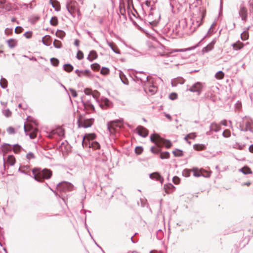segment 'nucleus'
<instances>
[{
  "label": "nucleus",
  "mask_w": 253,
  "mask_h": 253,
  "mask_svg": "<svg viewBox=\"0 0 253 253\" xmlns=\"http://www.w3.org/2000/svg\"><path fill=\"white\" fill-rule=\"evenodd\" d=\"M174 188L173 185L170 183L164 185V189L167 193L171 192Z\"/></svg>",
  "instance_id": "25"
},
{
  "label": "nucleus",
  "mask_w": 253,
  "mask_h": 253,
  "mask_svg": "<svg viewBox=\"0 0 253 253\" xmlns=\"http://www.w3.org/2000/svg\"><path fill=\"white\" fill-rule=\"evenodd\" d=\"M204 16L202 15V17H199L197 18L195 20L192 19V25L191 26L190 29L192 31V32H194L196 28L199 27L202 23V21L203 19L204 18Z\"/></svg>",
  "instance_id": "8"
},
{
  "label": "nucleus",
  "mask_w": 253,
  "mask_h": 253,
  "mask_svg": "<svg viewBox=\"0 0 253 253\" xmlns=\"http://www.w3.org/2000/svg\"><path fill=\"white\" fill-rule=\"evenodd\" d=\"M202 88L203 85L202 83L200 82H197L187 90L192 92H196L197 94L199 95L201 94Z\"/></svg>",
  "instance_id": "6"
},
{
  "label": "nucleus",
  "mask_w": 253,
  "mask_h": 253,
  "mask_svg": "<svg viewBox=\"0 0 253 253\" xmlns=\"http://www.w3.org/2000/svg\"><path fill=\"white\" fill-rule=\"evenodd\" d=\"M12 149V146L8 144H5L3 146L2 151L5 153L8 152Z\"/></svg>",
  "instance_id": "29"
},
{
  "label": "nucleus",
  "mask_w": 253,
  "mask_h": 253,
  "mask_svg": "<svg viewBox=\"0 0 253 253\" xmlns=\"http://www.w3.org/2000/svg\"><path fill=\"white\" fill-rule=\"evenodd\" d=\"M7 80L4 78L1 77L0 81V85L2 88H5L7 86Z\"/></svg>",
  "instance_id": "27"
},
{
  "label": "nucleus",
  "mask_w": 253,
  "mask_h": 253,
  "mask_svg": "<svg viewBox=\"0 0 253 253\" xmlns=\"http://www.w3.org/2000/svg\"><path fill=\"white\" fill-rule=\"evenodd\" d=\"M244 146V145H240L239 143H236L234 145V147L235 148H237V149H238L239 150H242V149H243Z\"/></svg>",
  "instance_id": "64"
},
{
  "label": "nucleus",
  "mask_w": 253,
  "mask_h": 253,
  "mask_svg": "<svg viewBox=\"0 0 253 253\" xmlns=\"http://www.w3.org/2000/svg\"><path fill=\"white\" fill-rule=\"evenodd\" d=\"M172 153L175 157H181L183 155V151L177 149L174 151H173Z\"/></svg>",
  "instance_id": "30"
},
{
  "label": "nucleus",
  "mask_w": 253,
  "mask_h": 253,
  "mask_svg": "<svg viewBox=\"0 0 253 253\" xmlns=\"http://www.w3.org/2000/svg\"><path fill=\"white\" fill-rule=\"evenodd\" d=\"M50 24L52 26H56L58 24L57 18L55 16L52 17L50 20Z\"/></svg>",
  "instance_id": "39"
},
{
  "label": "nucleus",
  "mask_w": 253,
  "mask_h": 253,
  "mask_svg": "<svg viewBox=\"0 0 253 253\" xmlns=\"http://www.w3.org/2000/svg\"><path fill=\"white\" fill-rule=\"evenodd\" d=\"M119 76L122 82L124 84H125L127 85L128 84V81L125 76V75L124 74V73L120 70L119 71Z\"/></svg>",
  "instance_id": "21"
},
{
  "label": "nucleus",
  "mask_w": 253,
  "mask_h": 253,
  "mask_svg": "<svg viewBox=\"0 0 253 253\" xmlns=\"http://www.w3.org/2000/svg\"><path fill=\"white\" fill-rule=\"evenodd\" d=\"M124 120L120 119L115 121H111L107 124V128L111 133H115L117 130L116 128H121L122 126L120 125L121 123H123Z\"/></svg>",
  "instance_id": "2"
},
{
  "label": "nucleus",
  "mask_w": 253,
  "mask_h": 253,
  "mask_svg": "<svg viewBox=\"0 0 253 253\" xmlns=\"http://www.w3.org/2000/svg\"><path fill=\"white\" fill-rule=\"evenodd\" d=\"M136 81H140L142 85L146 83L148 80V76L142 72L137 73L135 75Z\"/></svg>",
  "instance_id": "7"
},
{
  "label": "nucleus",
  "mask_w": 253,
  "mask_h": 253,
  "mask_svg": "<svg viewBox=\"0 0 253 253\" xmlns=\"http://www.w3.org/2000/svg\"><path fill=\"white\" fill-rule=\"evenodd\" d=\"M144 89L146 92H150L151 94H155L157 91V87L147 82L144 84Z\"/></svg>",
  "instance_id": "9"
},
{
  "label": "nucleus",
  "mask_w": 253,
  "mask_h": 253,
  "mask_svg": "<svg viewBox=\"0 0 253 253\" xmlns=\"http://www.w3.org/2000/svg\"><path fill=\"white\" fill-rule=\"evenodd\" d=\"M135 151L137 154H140L143 151V148L141 146H137L135 148Z\"/></svg>",
  "instance_id": "56"
},
{
  "label": "nucleus",
  "mask_w": 253,
  "mask_h": 253,
  "mask_svg": "<svg viewBox=\"0 0 253 253\" xmlns=\"http://www.w3.org/2000/svg\"><path fill=\"white\" fill-rule=\"evenodd\" d=\"M193 175L195 177H200L201 176H204L202 173V170H199L197 169H193Z\"/></svg>",
  "instance_id": "34"
},
{
  "label": "nucleus",
  "mask_w": 253,
  "mask_h": 253,
  "mask_svg": "<svg viewBox=\"0 0 253 253\" xmlns=\"http://www.w3.org/2000/svg\"><path fill=\"white\" fill-rule=\"evenodd\" d=\"M224 76V74L223 73V72L220 71L217 72L215 74V77L217 79H222L223 78Z\"/></svg>",
  "instance_id": "38"
},
{
  "label": "nucleus",
  "mask_w": 253,
  "mask_h": 253,
  "mask_svg": "<svg viewBox=\"0 0 253 253\" xmlns=\"http://www.w3.org/2000/svg\"><path fill=\"white\" fill-rule=\"evenodd\" d=\"M77 58L79 60H81L84 58V54L82 51L79 50L77 54Z\"/></svg>",
  "instance_id": "54"
},
{
  "label": "nucleus",
  "mask_w": 253,
  "mask_h": 253,
  "mask_svg": "<svg viewBox=\"0 0 253 253\" xmlns=\"http://www.w3.org/2000/svg\"><path fill=\"white\" fill-rule=\"evenodd\" d=\"M221 129V126L219 124H218L215 122L211 123L210 126V131H213L214 132H218Z\"/></svg>",
  "instance_id": "18"
},
{
  "label": "nucleus",
  "mask_w": 253,
  "mask_h": 253,
  "mask_svg": "<svg viewBox=\"0 0 253 253\" xmlns=\"http://www.w3.org/2000/svg\"><path fill=\"white\" fill-rule=\"evenodd\" d=\"M50 62L53 66L56 67L58 65L59 61L57 58L53 57L50 59Z\"/></svg>",
  "instance_id": "37"
},
{
  "label": "nucleus",
  "mask_w": 253,
  "mask_h": 253,
  "mask_svg": "<svg viewBox=\"0 0 253 253\" xmlns=\"http://www.w3.org/2000/svg\"><path fill=\"white\" fill-rule=\"evenodd\" d=\"M193 148L196 151L204 150L206 149V145L203 144H196L193 145Z\"/></svg>",
  "instance_id": "22"
},
{
  "label": "nucleus",
  "mask_w": 253,
  "mask_h": 253,
  "mask_svg": "<svg viewBox=\"0 0 253 253\" xmlns=\"http://www.w3.org/2000/svg\"><path fill=\"white\" fill-rule=\"evenodd\" d=\"M12 149L15 153H17L21 151L22 147L18 144H16L12 146Z\"/></svg>",
  "instance_id": "33"
},
{
  "label": "nucleus",
  "mask_w": 253,
  "mask_h": 253,
  "mask_svg": "<svg viewBox=\"0 0 253 253\" xmlns=\"http://www.w3.org/2000/svg\"><path fill=\"white\" fill-rule=\"evenodd\" d=\"M232 46L234 50H238L243 48L244 44L242 42L238 41L232 44Z\"/></svg>",
  "instance_id": "23"
},
{
  "label": "nucleus",
  "mask_w": 253,
  "mask_h": 253,
  "mask_svg": "<svg viewBox=\"0 0 253 253\" xmlns=\"http://www.w3.org/2000/svg\"><path fill=\"white\" fill-rule=\"evenodd\" d=\"M32 173L34 175V178L37 181L42 182L44 179H49L52 172L50 169L41 168H34L32 169Z\"/></svg>",
  "instance_id": "1"
},
{
  "label": "nucleus",
  "mask_w": 253,
  "mask_h": 253,
  "mask_svg": "<svg viewBox=\"0 0 253 253\" xmlns=\"http://www.w3.org/2000/svg\"><path fill=\"white\" fill-rule=\"evenodd\" d=\"M136 133L143 137H146L148 134V130L142 126H138L136 129Z\"/></svg>",
  "instance_id": "11"
},
{
  "label": "nucleus",
  "mask_w": 253,
  "mask_h": 253,
  "mask_svg": "<svg viewBox=\"0 0 253 253\" xmlns=\"http://www.w3.org/2000/svg\"><path fill=\"white\" fill-rule=\"evenodd\" d=\"M151 151L154 154H158L160 150L159 148H157L153 146L151 148Z\"/></svg>",
  "instance_id": "59"
},
{
  "label": "nucleus",
  "mask_w": 253,
  "mask_h": 253,
  "mask_svg": "<svg viewBox=\"0 0 253 253\" xmlns=\"http://www.w3.org/2000/svg\"><path fill=\"white\" fill-rule=\"evenodd\" d=\"M91 68L93 70L97 71L100 69V66L97 63H94L91 65Z\"/></svg>",
  "instance_id": "48"
},
{
  "label": "nucleus",
  "mask_w": 253,
  "mask_h": 253,
  "mask_svg": "<svg viewBox=\"0 0 253 253\" xmlns=\"http://www.w3.org/2000/svg\"><path fill=\"white\" fill-rule=\"evenodd\" d=\"M7 43H8V46L10 47V48H13L16 45V42L13 39H10V40H8L7 41Z\"/></svg>",
  "instance_id": "36"
},
{
  "label": "nucleus",
  "mask_w": 253,
  "mask_h": 253,
  "mask_svg": "<svg viewBox=\"0 0 253 253\" xmlns=\"http://www.w3.org/2000/svg\"><path fill=\"white\" fill-rule=\"evenodd\" d=\"M163 231L161 229L158 230L156 233V238L159 240H162L163 237Z\"/></svg>",
  "instance_id": "45"
},
{
  "label": "nucleus",
  "mask_w": 253,
  "mask_h": 253,
  "mask_svg": "<svg viewBox=\"0 0 253 253\" xmlns=\"http://www.w3.org/2000/svg\"><path fill=\"white\" fill-rule=\"evenodd\" d=\"M57 134V132H56V129H53L49 132V134H48V137L51 138L53 137V136L54 134Z\"/></svg>",
  "instance_id": "62"
},
{
  "label": "nucleus",
  "mask_w": 253,
  "mask_h": 253,
  "mask_svg": "<svg viewBox=\"0 0 253 253\" xmlns=\"http://www.w3.org/2000/svg\"><path fill=\"white\" fill-rule=\"evenodd\" d=\"M231 132L228 129L225 130L222 133V136L224 137L228 138L230 136Z\"/></svg>",
  "instance_id": "50"
},
{
  "label": "nucleus",
  "mask_w": 253,
  "mask_h": 253,
  "mask_svg": "<svg viewBox=\"0 0 253 253\" xmlns=\"http://www.w3.org/2000/svg\"><path fill=\"white\" fill-rule=\"evenodd\" d=\"M184 79L182 78H177L171 80V84L172 86H176L178 84H182L184 83Z\"/></svg>",
  "instance_id": "17"
},
{
  "label": "nucleus",
  "mask_w": 253,
  "mask_h": 253,
  "mask_svg": "<svg viewBox=\"0 0 253 253\" xmlns=\"http://www.w3.org/2000/svg\"><path fill=\"white\" fill-rule=\"evenodd\" d=\"M82 102L83 104L84 108L87 111H94L95 110L94 106L90 100L84 101L82 99Z\"/></svg>",
  "instance_id": "14"
},
{
  "label": "nucleus",
  "mask_w": 253,
  "mask_h": 253,
  "mask_svg": "<svg viewBox=\"0 0 253 253\" xmlns=\"http://www.w3.org/2000/svg\"><path fill=\"white\" fill-rule=\"evenodd\" d=\"M70 91L71 93V95L73 97H76L77 96V93L76 92V91L73 89V88H70Z\"/></svg>",
  "instance_id": "63"
},
{
  "label": "nucleus",
  "mask_w": 253,
  "mask_h": 253,
  "mask_svg": "<svg viewBox=\"0 0 253 253\" xmlns=\"http://www.w3.org/2000/svg\"><path fill=\"white\" fill-rule=\"evenodd\" d=\"M240 171L243 172L244 174H251L252 173V171L251 169L248 167H244L241 169H239Z\"/></svg>",
  "instance_id": "24"
},
{
  "label": "nucleus",
  "mask_w": 253,
  "mask_h": 253,
  "mask_svg": "<svg viewBox=\"0 0 253 253\" xmlns=\"http://www.w3.org/2000/svg\"><path fill=\"white\" fill-rule=\"evenodd\" d=\"M100 107L103 109H106L112 106V103L110 100L106 98H102L99 103Z\"/></svg>",
  "instance_id": "13"
},
{
  "label": "nucleus",
  "mask_w": 253,
  "mask_h": 253,
  "mask_svg": "<svg viewBox=\"0 0 253 253\" xmlns=\"http://www.w3.org/2000/svg\"><path fill=\"white\" fill-rule=\"evenodd\" d=\"M94 122V119H85L80 117L78 120V124L79 127L87 128L92 126Z\"/></svg>",
  "instance_id": "3"
},
{
  "label": "nucleus",
  "mask_w": 253,
  "mask_h": 253,
  "mask_svg": "<svg viewBox=\"0 0 253 253\" xmlns=\"http://www.w3.org/2000/svg\"><path fill=\"white\" fill-rule=\"evenodd\" d=\"M6 131L7 133L9 134H12L15 133L14 128L11 126L8 127L7 128Z\"/></svg>",
  "instance_id": "55"
},
{
  "label": "nucleus",
  "mask_w": 253,
  "mask_h": 253,
  "mask_svg": "<svg viewBox=\"0 0 253 253\" xmlns=\"http://www.w3.org/2000/svg\"><path fill=\"white\" fill-rule=\"evenodd\" d=\"M101 74L104 75H106L109 73V70L106 67H102L100 71Z\"/></svg>",
  "instance_id": "51"
},
{
  "label": "nucleus",
  "mask_w": 253,
  "mask_h": 253,
  "mask_svg": "<svg viewBox=\"0 0 253 253\" xmlns=\"http://www.w3.org/2000/svg\"><path fill=\"white\" fill-rule=\"evenodd\" d=\"M160 157L162 159H168L169 157V153L168 152L161 153Z\"/></svg>",
  "instance_id": "43"
},
{
  "label": "nucleus",
  "mask_w": 253,
  "mask_h": 253,
  "mask_svg": "<svg viewBox=\"0 0 253 253\" xmlns=\"http://www.w3.org/2000/svg\"><path fill=\"white\" fill-rule=\"evenodd\" d=\"M241 130L243 131H250L253 133V121L251 120L246 122L245 124V127H242L241 128Z\"/></svg>",
  "instance_id": "15"
},
{
  "label": "nucleus",
  "mask_w": 253,
  "mask_h": 253,
  "mask_svg": "<svg viewBox=\"0 0 253 253\" xmlns=\"http://www.w3.org/2000/svg\"><path fill=\"white\" fill-rule=\"evenodd\" d=\"M100 145L98 142L92 140L90 145V148H92L94 149H98L100 148Z\"/></svg>",
  "instance_id": "31"
},
{
  "label": "nucleus",
  "mask_w": 253,
  "mask_h": 253,
  "mask_svg": "<svg viewBox=\"0 0 253 253\" xmlns=\"http://www.w3.org/2000/svg\"><path fill=\"white\" fill-rule=\"evenodd\" d=\"M7 163L10 166H13L15 163V159L12 155H9L7 157Z\"/></svg>",
  "instance_id": "26"
},
{
  "label": "nucleus",
  "mask_w": 253,
  "mask_h": 253,
  "mask_svg": "<svg viewBox=\"0 0 253 253\" xmlns=\"http://www.w3.org/2000/svg\"><path fill=\"white\" fill-rule=\"evenodd\" d=\"M56 132H57V134L59 136H63L64 134V130L61 127L56 128Z\"/></svg>",
  "instance_id": "40"
},
{
  "label": "nucleus",
  "mask_w": 253,
  "mask_h": 253,
  "mask_svg": "<svg viewBox=\"0 0 253 253\" xmlns=\"http://www.w3.org/2000/svg\"><path fill=\"white\" fill-rule=\"evenodd\" d=\"M3 114L6 117H9L11 115V112L9 109H6L3 111Z\"/></svg>",
  "instance_id": "61"
},
{
  "label": "nucleus",
  "mask_w": 253,
  "mask_h": 253,
  "mask_svg": "<svg viewBox=\"0 0 253 253\" xmlns=\"http://www.w3.org/2000/svg\"><path fill=\"white\" fill-rule=\"evenodd\" d=\"M96 137L94 133L86 134L83 138L82 145L84 147L90 148V145L92 140Z\"/></svg>",
  "instance_id": "4"
},
{
  "label": "nucleus",
  "mask_w": 253,
  "mask_h": 253,
  "mask_svg": "<svg viewBox=\"0 0 253 253\" xmlns=\"http://www.w3.org/2000/svg\"><path fill=\"white\" fill-rule=\"evenodd\" d=\"M64 70L68 72H70L73 71V67L70 64H66L63 67Z\"/></svg>",
  "instance_id": "28"
},
{
  "label": "nucleus",
  "mask_w": 253,
  "mask_h": 253,
  "mask_svg": "<svg viewBox=\"0 0 253 253\" xmlns=\"http://www.w3.org/2000/svg\"><path fill=\"white\" fill-rule=\"evenodd\" d=\"M150 178L152 179L156 180L157 181H159L161 184L163 183L164 181V178L163 177L161 176V175L158 172H153L150 174Z\"/></svg>",
  "instance_id": "16"
},
{
  "label": "nucleus",
  "mask_w": 253,
  "mask_h": 253,
  "mask_svg": "<svg viewBox=\"0 0 253 253\" xmlns=\"http://www.w3.org/2000/svg\"><path fill=\"white\" fill-rule=\"evenodd\" d=\"M84 93L86 95H89L92 94V97L94 98H96V95L94 94H92L91 90L90 89H89V88H85V89H84Z\"/></svg>",
  "instance_id": "47"
},
{
  "label": "nucleus",
  "mask_w": 253,
  "mask_h": 253,
  "mask_svg": "<svg viewBox=\"0 0 253 253\" xmlns=\"http://www.w3.org/2000/svg\"><path fill=\"white\" fill-rule=\"evenodd\" d=\"M76 2L72 0L68 1L66 3V8L70 14L73 15L75 10Z\"/></svg>",
  "instance_id": "12"
},
{
  "label": "nucleus",
  "mask_w": 253,
  "mask_h": 253,
  "mask_svg": "<svg viewBox=\"0 0 253 253\" xmlns=\"http://www.w3.org/2000/svg\"><path fill=\"white\" fill-rule=\"evenodd\" d=\"M26 158L29 160L33 159L35 158V155L33 153L29 152L26 155Z\"/></svg>",
  "instance_id": "57"
},
{
  "label": "nucleus",
  "mask_w": 253,
  "mask_h": 253,
  "mask_svg": "<svg viewBox=\"0 0 253 253\" xmlns=\"http://www.w3.org/2000/svg\"><path fill=\"white\" fill-rule=\"evenodd\" d=\"M196 136L197 135L195 132H192L188 134L187 135V137H188V139H194Z\"/></svg>",
  "instance_id": "53"
},
{
  "label": "nucleus",
  "mask_w": 253,
  "mask_h": 253,
  "mask_svg": "<svg viewBox=\"0 0 253 253\" xmlns=\"http://www.w3.org/2000/svg\"><path fill=\"white\" fill-rule=\"evenodd\" d=\"M215 43V41L213 40L211 41L209 44H208L206 47L203 48L202 50L203 52H208L211 50L214 46V45Z\"/></svg>",
  "instance_id": "19"
},
{
  "label": "nucleus",
  "mask_w": 253,
  "mask_h": 253,
  "mask_svg": "<svg viewBox=\"0 0 253 253\" xmlns=\"http://www.w3.org/2000/svg\"><path fill=\"white\" fill-rule=\"evenodd\" d=\"M164 144L167 148H169L172 146L171 142L169 140H165Z\"/></svg>",
  "instance_id": "58"
},
{
  "label": "nucleus",
  "mask_w": 253,
  "mask_h": 253,
  "mask_svg": "<svg viewBox=\"0 0 253 253\" xmlns=\"http://www.w3.org/2000/svg\"><path fill=\"white\" fill-rule=\"evenodd\" d=\"M81 75L82 76H85L86 77H90L91 76L90 72L88 70H85L84 71H81Z\"/></svg>",
  "instance_id": "52"
},
{
  "label": "nucleus",
  "mask_w": 253,
  "mask_h": 253,
  "mask_svg": "<svg viewBox=\"0 0 253 253\" xmlns=\"http://www.w3.org/2000/svg\"><path fill=\"white\" fill-rule=\"evenodd\" d=\"M156 138L160 139L159 136L158 135L155 134H153L151 135L150 136V140L152 142L156 143Z\"/></svg>",
  "instance_id": "49"
},
{
  "label": "nucleus",
  "mask_w": 253,
  "mask_h": 253,
  "mask_svg": "<svg viewBox=\"0 0 253 253\" xmlns=\"http://www.w3.org/2000/svg\"><path fill=\"white\" fill-rule=\"evenodd\" d=\"M239 14L243 21L245 22L247 21L248 17L247 9L242 4L240 6Z\"/></svg>",
  "instance_id": "10"
},
{
  "label": "nucleus",
  "mask_w": 253,
  "mask_h": 253,
  "mask_svg": "<svg viewBox=\"0 0 253 253\" xmlns=\"http://www.w3.org/2000/svg\"><path fill=\"white\" fill-rule=\"evenodd\" d=\"M50 37L48 36H44L42 40V43L46 46L49 45L50 43L48 40L50 39Z\"/></svg>",
  "instance_id": "35"
},
{
  "label": "nucleus",
  "mask_w": 253,
  "mask_h": 253,
  "mask_svg": "<svg viewBox=\"0 0 253 253\" xmlns=\"http://www.w3.org/2000/svg\"><path fill=\"white\" fill-rule=\"evenodd\" d=\"M169 97L171 100H174L177 98V95L176 93L173 92L169 94Z\"/></svg>",
  "instance_id": "60"
},
{
  "label": "nucleus",
  "mask_w": 253,
  "mask_h": 253,
  "mask_svg": "<svg viewBox=\"0 0 253 253\" xmlns=\"http://www.w3.org/2000/svg\"><path fill=\"white\" fill-rule=\"evenodd\" d=\"M73 187L72 184L66 181L61 182L57 185L58 190L62 192L72 191L73 189Z\"/></svg>",
  "instance_id": "5"
},
{
  "label": "nucleus",
  "mask_w": 253,
  "mask_h": 253,
  "mask_svg": "<svg viewBox=\"0 0 253 253\" xmlns=\"http://www.w3.org/2000/svg\"><path fill=\"white\" fill-rule=\"evenodd\" d=\"M97 57V54L95 50H91L90 51L87 59L90 62H92L94 59Z\"/></svg>",
  "instance_id": "20"
},
{
  "label": "nucleus",
  "mask_w": 253,
  "mask_h": 253,
  "mask_svg": "<svg viewBox=\"0 0 253 253\" xmlns=\"http://www.w3.org/2000/svg\"><path fill=\"white\" fill-rule=\"evenodd\" d=\"M65 33L62 30H57L56 33V35L57 37L61 39H63L64 37L65 36Z\"/></svg>",
  "instance_id": "32"
},
{
  "label": "nucleus",
  "mask_w": 253,
  "mask_h": 253,
  "mask_svg": "<svg viewBox=\"0 0 253 253\" xmlns=\"http://www.w3.org/2000/svg\"><path fill=\"white\" fill-rule=\"evenodd\" d=\"M107 43H108V45L110 47V48L112 49V50L114 52H115L116 53H120L119 52V50L117 48H115L114 47V44L113 43H111V42H107Z\"/></svg>",
  "instance_id": "41"
},
{
  "label": "nucleus",
  "mask_w": 253,
  "mask_h": 253,
  "mask_svg": "<svg viewBox=\"0 0 253 253\" xmlns=\"http://www.w3.org/2000/svg\"><path fill=\"white\" fill-rule=\"evenodd\" d=\"M53 45L55 48H60L61 47L62 43L60 41L55 40L53 42Z\"/></svg>",
  "instance_id": "44"
},
{
  "label": "nucleus",
  "mask_w": 253,
  "mask_h": 253,
  "mask_svg": "<svg viewBox=\"0 0 253 253\" xmlns=\"http://www.w3.org/2000/svg\"><path fill=\"white\" fill-rule=\"evenodd\" d=\"M249 34L248 33L244 31L241 34V38L242 40L245 41L248 39Z\"/></svg>",
  "instance_id": "46"
},
{
  "label": "nucleus",
  "mask_w": 253,
  "mask_h": 253,
  "mask_svg": "<svg viewBox=\"0 0 253 253\" xmlns=\"http://www.w3.org/2000/svg\"><path fill=\"white\" fill-rule=\"evenodd\" d=\"M154 13L152 12H151L148 15V19L150 21H149V23L150 24H152V23H155L157 22V19L153 20V15Z\"/></svg>",
  "instance_id": "42"
}]
</instances>
